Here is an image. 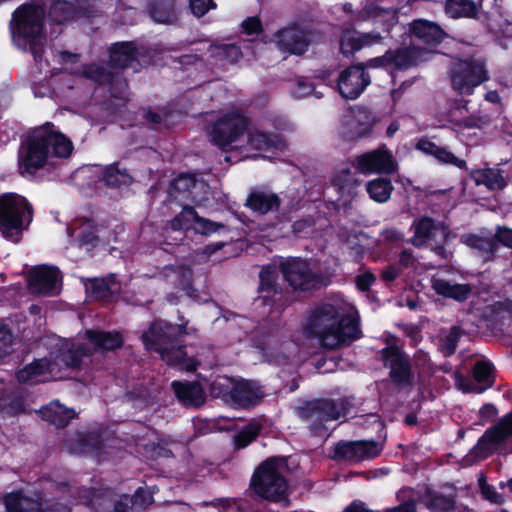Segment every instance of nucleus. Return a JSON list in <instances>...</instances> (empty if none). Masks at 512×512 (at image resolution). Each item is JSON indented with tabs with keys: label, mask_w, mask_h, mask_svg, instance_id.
Returning a JSON list of instances; mask_svg holds the SVG:
<instances>
[{
	"label": "nucleus",
	"mask_w": 512,
	"mask_h": 512,
	"mask_svg": "<svg viewBox=\"0 0 512 512\" xmlns=\"http://www.w3.org/2000/svg\"><path fill=\"white\" fill-rule=\"evenodd\" d=\"M172 271L176 274L177 280L175 281V286L185 292V294L189 297H196L197 290L193 286V278L192 271L190 269H172Z\"/></svg>",
	"instance_id": "864d4df0"
},
{
	"label": "nucleus",
	"mask_w": 512,
	"mask_h": 512,
	"mask_svg": "<svg viewBox=\"0 0 512 512\" xmlns=\"http://www.w3.org/2000/svg\"><path fill=\"white\" fill-rule=\"evenodd\" d=\"M394 186L389 178L377 177L366 183L369 197L377 203H386L391 198Z\"/></svg>",
	"instance_id": "a19ab883"
},
{
	"label": "nucleus",
	"mask_w": 512,
	"mask_h": 512,
	"mask_svg": "<svg viewBox=\"0 0 512 512\" xmlns=\"http://www.w3.org/2000/svg\"><path fill=\"white\" fill-rule=\"evenodd\" d=\"M49 362L45 359H35L16 372L17 380L22 384L32 382L38 376L44 375L48 370Z\"/></svg>",
	"instance_id": "49530a36"
},
{
	"label": "nucleus",
	"mask_w": 512,
	"mask_h": 512,
	"mask_svg": "<svg viewBox=\"0 0 512 512\" xmlns=\"http://www.w3.org/2000/svg\"><path fill=\"white\" fill-rule=\"evenodd\" d=\"M479 486L485 500L498 505L504 502L503 495L498 493L492 485L486 483L484 478L479 480Z\"/></svg>",
	"instance_id": "13d9d810"
},
{
	"label": "nucleus",
	"mask_w": 512,
	"mask_h": 512,
	"mask_svg": "<svg viewBox=\"0 0 512 512\" xmlns=\"http://www.w3.org/2000/svg\"><path fill=\"white\" fill-rule=\"evenodd\" d=\"M258 292L265 306L279 309L286 304L285 292L278 283L277 269L273 265L264 266L259 273Z\"/></svg>",
	"instance_id": "2eb2a0df"
},
{
	"label": "nucleus",
	"mask_w": 512,
	"mask_h": 512,
	"mask_svg": "<svg viewBox=\"0 0 512 512\" xmlns=\"http://www.w3.org/2000/svg\"><path fill=\"white\" fill-rule=\"evenodd\" d=\"M493 365L487 361H477L472 369L473 379L477 383H483L486 387H490L494 382Z\"/></svg>",
	"instance_id": "603ef678"
},
{
	"label": "nucleus",
	"mask_w": 512,
	"mask_h": 512,
	"mask_svg": "<svg viewBox=\"0 0 512 512\" xmlns=\"http://www.w3.org/2000/svg\"><path fill=\"white\" fill-rule=\"evenodd\" d=\"M266 396L264 387L256 380L240 378L235 381L230 407L250 410Z\"/></svg>",
	"instance_id": "a211bd4d"
},
{
	"label": "nucleus",
	"mask_w": 512,
	"mask_h": 512,
	"mask_svg": "<svg viewBox=\"0 0 512 512\" xmlns=\"http://www.w3.org/2000/svg\"><path fill=\"white\" fill-rule=\"evenodd\" d=\"M488 79V70L481 59H460L450 69L451 86L460 95H471L476 87Z\"/></svg>",
	"instance_id": "6e6552de"
},
{
	"label": "nucleus",
	"mask_w": 512,
	"mask_h": 512,
	"mask_svg": "<svg viewBox=\"0 0 512 512\" xmlns=\"http://www.w3.org/2000/svg\"><path fill=\"white\" fill-rule=\"evenodd\" d=\"M60 273L56 266H35L29 273V288L39 294L50 295L56 287Z\"/></svg>",
	"instance_id": "412c9836"
},
{
	"label": "nucleus",
	"mask_w": 512,
	"mask_h": 512,
	"mask_svg": "<svg viewBox=\"0 0 512 512\" xmlns=\"http://www.w3.org/2000/svg\"><path fill=\"white\" fill-rule=\"evenodd\" d=\"M339 312V309L330 303L321 304L311 311L306 330L310 335L317 337L322 346L327 343V336Z\"/></svg>",
	"instance_id": "f3484780"
},
{
	"label": "nucleus",
	"mask_w": 512,
	"mask_h": 512,
	"mask_svg": "<svg viewBox=\"0 0 512 512\" xmlns=\"http://www.w3.org/2000/svg\"><path fill=\"white\" fill-rule=\"evenodd\" d=\"M137 58L138 48L132 41L116 42L109 48V65L112 68L125 69Z\"/></svg>",
	"instance_id": "7c9ffc66"
},
{
	"label": "nucleus",
	"mask_w": 512,
	"mask_h": 512,
	"mask_svg": "<svg viewBox=\"0 0 512 512\" xmlns=\"http://www.w3.org/2000/svg\"><path fill=\"white\" fill-rule=\"evenodd\" d=\"M33 206L28 199L15 192L0 195V232L5 239L18 242L22 232L33 220Z\"/></svg>",
	"instance_id": "39448f33"
},
{
	"label": "nucleus",
	"mask_w": 512,
	"mask_h": 512,
	"mask_svg": "<svg viewBox=\"0 0 512 512\" xmlns=\"http://www.w3.org/2000/svg\"><path fill=\"white\" fill-rule=\"evenodd\" d=\"M336 81L339 94L345 99L354 100L370 85L371 78L362 64H354L341 71Z\"/></svg>",
	"instance_id": "4468645a"
},
{
	"label": "nucleus",
	"mask_w": 512,
	"mask_h": 512,
	"mask_svg": "<svg viewBox=\"0 0 512 512\" xmlns=\"http://www.w3.org/2000/svg\"><path fill=\"white\" fill-rule=\"evenodd\" d=\"M349 409L350 403L345 398H314L305 401L298 408V415L308 423L312 434L322 437L328 431L325 424L346 416Z\"/></svg>",
	"instance_id": "423d86ee"
},
{
	"label": "nucleus",
	"mask_w": 512,
	"mask_h": 512,
	"mask_svg": "<svg viewBox=\"0 0 512 512\" xmlns=\"http://www.w3.org/2000/svg\"><path fill=\"white\" fill-rule=\"evenodd\" d=\"M381 361L389 369V378L398 388L411 387L414 372L410 355L396 343H389L380 350Z\"/></svg>",
	"instance_id": "1a4fd4ad"
},
{
	"label": "nucleus",
	"mask_w": 512,
	"mask_h": 512,
	"mask_svg": "<svg viewBox=\"0 0 512 512\" xmlns=\"http://www.w3.org/2000/svg\"><path fill=\"white\" fill-rule=\"evenodd\" d=\"M191 13L200 18L208 13L211 9L216 8L214 0H189Z\"/></svg>",
	"instance_id": "bf43d9fd"
},
{
	"label": "nucleus",
	"mask_w": 512,
	"mask_h": 512,
	"mask_svg": "<svg viewBox=\"0 0 512 512\" xmlns=\"http://www.w3.org/2000/svg\"><path fill=\"white\" fill-rule=\"evenodd\" d=\"M146 10L155 23L171 24L177 19L175 0H152Z\"/></svg>",
	"instance_id": "72a5a7b5"
},
{
	"label": "nucleus",
	"mask_w": 512,
	"mask_h": 512,
	"mask_svg": "<svg viewBox=\"0 0 512 512\" xmlns=\"http://www.w3.org/2000/svg\"><path fill=\"white\" fill-rule=\"evenodd\" d=\"M33 512H71V509L60 502L48 504L47 502L44 503L42 499H38L37 509L33 510Z\"/></svg>",
	"instance_id": "338daca9"
},
{
	"label": "nucleus",
	"mask_w": 512,
	"mask_h": 512,
	"mask_svg": "<svg viewBox=\"0 0 512 512\" xmlns=\"http://www.w3.org/2000/svg\"><path fill=\"white\" fill-rule=\"evenodd\" d=\"M460 340V332L458 327H452L448 335L443 340L445 354L450 356L455 353L458 342Z\"/></svg>",
	"instance_id": "680f3d73"
},
{
	"label": "nucleus",
	"mask_w": 512,
	"mask_h": 512,
	"mask_svg": "<svg viewBox=\"0 0 512 512\" xmlns=\"http://www.w3.org/2000/svg\"><path fill=\"white\" fill-rule=\"evenodd\" d=\"M381 40L382 36L379 32L344 34L340 39V52L348 58L363 47L377 44Z\"/></svg>",
	"instance_id": "c756f323"
},
{
	"label": "nucleus",
	"mask_w": 512,
	"mask_h": 512,
	"mask_svg": "<svg viewBox=\"0 0 512 512\" xmlns=\"http://www.w3.org/2000/svg\"><path fill=\"white\" fill-rule=\"evenodd\" d=\"M220 230H227V226L223 223L212 221L197 214L193 228L195 234L209 237Z\"/></svg>",
	"instance_id": "3c124183"
},
{
	"label": "nucleus",
	"mask_w": 512,
	"mask_h": 512,
	"mask_svg": "<svg viewBox=\"0 0 512 512\" xmlns=\"http://www.w3.org/2000/svg\"><path fill=\"white\" fill-rule=\"evenodd\" d=\"M235 381L236 380H233L232 378L227 376H218L210 383V395L213 398L221 399L224 403L230 406Z\"/></svg>",
	"instance_id": "a18cd8bd"
},
{
	"label": "nucleus",
	"mask_w": 512,
	"mask_h": 512,
	"mask_svg": "<svg viewBox=\"0 0 512 512\" xmlns=\"http://www.w3.org/2000/svg\"><path fill=\"white\" fill-rule=\"evenodd\" d=\"M374 124L372 113L365 107H358L352 117L341 125V136L346 141H354L371 134Z\"/></svg>",
	"instance_id": "6ab92c4d"
},
{
	"label": "nucleus",
	"mask_w": 512,
	"mask_h": 512,
	"mask_svg": "<svg viewBox=\"0 0 512 512\" xmlns=\"http://www.w3.org/2000/svg\"><path fill=\"white\" fill-rule=\"evenodd\" d=\"M431 288L438 296L458 303L467 301L473 292V286L469 283H456L436 277L431 279Z\"/></svg>",
	"instance_id": "5701e85b"
},
{
	"label": "nucleus",
	"mask_w": 512,
	"mask_h": 512,
	"mask_svg": "<svg viewBox=\"0 0 512 512\" xmlns=\"http://www.w3.org/2000/svg\"><path fill=\"white\" fill-rule=\"evenodd\" d=\"M242 31L246 35H255L263 31V25L258 16L247 17L241 24Z\"/></svg>",
	"instance_id": "0e129e2a"
},
{
	"label": "nucleus",
	"mask_w": 512,
	"mask_h": 512,
	"mask_svg": "<svg viewBox=\"0 0 512 512\" xmlns=\"http://www.w3.org/2000/svg\"><path fill=\"white\" fill-rule=\"evenodd\" d=\"M91 355V350L85 344L78 343L60 347L55 360L58 364L67 368L76 369L81 366L85 357H90Z\"/></svg>",
	"instance_id": "473e14b6"
},
{
	"label": "nucleus",
	"mask_w": 512,
	"mask_h": 512,
	"mask_svg": "<svg viewBox=\"0 0 512 512\" xmlns=\"http://www.w3.org/2000/svg\"><path fill=\"white\" fill-rule=\"evenodd\" d=\"M85 74L89 79L99 85H109L113 83L117 73H113L99 65H90L85 71Z\"/></svg>",
	"instance_id": "5fc2aeb1"
},
{
	"label": "nucleus",
	"mask_w": 512,
	"mask_h": 512,
	"mask_svg": "<svg viewBox=\"0 0 512 512\" xmlns=\"http://www.w3.org/2000/svg\"><path fill=\"white\" fill-rule=\"evenodd\" d=\"M80 446L91 452H100L104 448V442L100 435L89 433L79 439Z\"/></svg>",
	"instance_id": "4d7b16f0"
},
{
	"label": "nucleus",
	"mask_w": 512,
	"mask_h": 512,
	"mask_svg": "<svg viewBox=\"0 0 512 512\" xmlns=\"http://www.w3.org/2000/svg\"><path fill=\"white\" fill-rule=\"evenodd\" d=\"M45 17L44 5L30 0L13 11L9 22L12 44L18 50L30 53L36 64L42 62L46 49Z\"/></svg>",
	"instance_id": "f03ea898"
},
{
	"label": "nucleus",
	"mask_w": 512,
	"mask_h": 512,
	"mask_svg": "<svg viewBox=\"0 0 512 512\" xmlns=\"http://www.w3.org/2000/svg\"><path fill=\"white\" fill-rule=\"evenodd\" d=\"M6 512H33L37 509L38 499L25 496L21 492H13L4 496Z\"/></svg>",
	"instance_id": "79ce46f5"
},
{
	"label": "nucleus",
	"mask_w": 512,
	"mask_h": 512,
	"mask_svg": "<svg viewBox=\"0 0 512 512\" xmlns=\"http://www.w3.org/2000/svg\"><path fill=\"white\" fill-rule=\"evenodd\" d=\"M261 425L258 423H250L245 426L234 438L236 449H243L257 439L261 432Z\"/></svg>",
	"instance_id": "8fccbe9b"
},
{
	"label": "nucleus",
	"mask_w": 512,
	"mask_h": 512,
	"mask_svg": "<svg viewBox=\"0 0 512 512\" xmlns=\"http://www.w3.org/2000/svg\"><path fill=\"white\" fill-rule=\"evenodd\" d=\"M3 410L11 416H17L25 412V401L22 396H13L3 407Z\"/></svg>",
	"instance_id": "e2e57ef3"
},
{
	"label": "nucleus",
	"mask_w": 512,
	"mask_h": 512,
	"mask_svg": "<svg viewBox=\"0 0 512 512\" xmlns=\"http://www.w3.org/2000/svg\"><path fill=\"white\" fill-rule=\"evenodd\" d=\"M282 204V199L278 194L265 192L262 190H253L248 194L245 207L258 215L277 212Z\"/></svg>",
	"instance_id": "393cba45"
},
{
	"label": "nucleus",
	"mask_w": 512,
	"mask_h": 512,
	"mask_svg": "<svg viewBox=\"0 0 512 512\" xmlns=\"http://www.w3.org/2000/svg\"><path fill=\"white\" fill-rule=\"evenodd\" d=\"M375 281L376 276L370 271L361 273L355 278L356 287L361 292L369 291Z\"/></svg>",
	"instance_id": "69168bd1"
},
{
	"label": "nucleus",
	"mask_w": 512,
	"mask_h": 512,
	"mask_svg": "<svg viewBox=\"0 0 512 512\" xmlns=\"http://www.w3.org/2000/svg\"><path fill=\"white\" fill-rule=\"evenodd\" d=\"M275 40L281 50L295 55L304 54L310 45L307 33L296 26L278 30L275 33Z\"/></svg>",
	"instance_id": "aec40b11"
},
{
	"label": "nucleus",
	"mask_w": 512,
	"mask_h": 512,
	"mask_svg": "<svg viewBox=\"0 0 512 512\" xmlns=\"http://www.w3.org/2000/svg\"><path fill=\"white\" fill-rule=\"evenodd\" d=\"M179 205L182 209L169 221V226L173 231L187 233L188 231L193 230L198 213L195 208L190 206L188 203H182Z\"/></svg>",
	"instance_id": "c03bdc74"
},
{
	"label": "nucleus",
	"mask_w": 512,
	"mask_h": 512,
	"mask_svg": "<svg viewBox=\"0 0 512 512\" xmlns=\"http://www.w3.org/2000/svg\"><path fill=\"white\" fill-rule=\"evenodd\" d=\"M78 241L82 246H96L99 241L97 227L93 224L88 223L83 227L78 234Z\"/></svg>",
	"instance_id": "6e6d98bb"
},
{
	"label": "nucleus",
	"mask_w": 512,
	"mask_h": 512,
	"mask_svg": "<svg viewBox=\"0 0 512 512\" xmlns=\"http://www.w3.org/2000/svg\"><path fill=\"white\" fill-rule=\"evenodd\" d=\"M362 337L359 318L350 313H340L336 317L332 329L327 336V343L323 346L335 349L340 346H349Z\"/></svg>",
	"instance_id": "f8f14e48"
},
{
	"label": "nucleus",
	"mask_w": 512,
	"mask_h": 512,
	"mask_svg": "<svg viewBox=\"0 0 512 512\" xmlns=\"http://www.w3.org/2000/svg\"><path fill=\"white\" fill-rule=\"evenodd\" d=\"M512 436V410L504 415L497 424L489 427L478 439L472 452L480 459L491 455L496 446L505 443Z\"/></svg>",
	"instance_id": "ddd939ff"
},
{
	"label": "nucleus",
	"mask_w": 512,
	"mask_h": 512,
	"mask_svg": "<svg viewBox=\"0 0 512 512\" xmlns=\"http://www.w3.org/2000/svg\"><path fill=\"white\" fill-rule=\"evenodd\" d=\"M495 237L497 238L498 245L512 249V228L506 226H499L496 230Z\"/></svg>",
	"instance_id": "774afa93"
},
{
	"label": "nucleus",
	"mask_w": 512,
	"mask_h": 512,
	"mask_svg": "<svg viewBox=\"0 0 512 512\" xmlns=\"http://www.w3.org/2000/svg\"><path fill=\"white\" fill-rule=\"evenodd\" d=\"M354 166L363 174H391L396 170L393 155L385 146L357 156Z\"/></svg>",
	"instance_id": "dca6fc26"
},
{
	"label": "nucleus",
	"mask_w": 512,
	"mask_h": 512,
	"mask_svg": "<svg viewBox=\"0 0 512 512\" xmlns=\"http://www.w3.org/2000/svg\"><path fill=\"white\" fill-rule=\"evenodd\" d=\"M412 228L414 229V237L422 242L435 240L438 232L442 235V241L446 242L450 234L448 225L444 222H436L429 216L414 219Z\"/></svg>",
	"instance_id": "bb28decb"
},
{
	"label": "nucleus",
	"mask_w": 512,
	"mask_h": 512,
	"mask_svg": "<svg viewBox=\"0 0 512 512\" xmlns=\"http://www.w3.org/2000/svg\"><path fill=\"white\" fill-rule=\"evenodd\" d=\"M51 23L64 24L79 16L78 7L67 0H53L48 12H46Z\"/></svg>",
	"instance_id": "c9c22d12"
},
{
	"label": "nucleus",
	"mask_w": 512,
	"mask_h": 512,
	"mask_svg": "<svg viewBox=\"0 0 512 512\" xmlns=\"http://www.w3.org/2000/svg\"><path fill=\"white\" fill-rule=\"evenodd\" d=\"M278 267L283 280L294 292L311 293L326 286L323 274L314 271L307 259L288 256L279 262Z\"/></svg>",
	"instance_id": "0eeeda50"
},
{
	"label": "nucleus",
	"mask_w": 512,
	"mask_h": 512,
	"mask_svg": "<svg viewBox=\"0 0 512 512\" xmlns=\"http://www.w3.org/2000/svg\"><path fill=\"white\" fill-rule=\"evenodd\" d=\"M480 4L475 0H446L445 11L454 19L476 18L479 13Z\"/></svg>",
	"instance_id": "ea45409f"
},
{
	"label": "nucleus",
	"mask_w": 512,
	"mask_h": 512,
	"mask_svg": "<svg viewBox=\"0 0 512 512\" xmlns=\"http://www.w3.org/2000/svg\"><path fill=\"white\" fill-rule=\"evenodd\" d=\"M476 182L485 185L489 190H502L507 185L501 170L493 168L478 170Z\"/></svg>",
	"instance_id": "de8ad7c7"
},
{
	"label": "nucleus",
	"mask_w": 512,
	"mask_h": 512,
	"mask_svg": "<svg viewBox=\"0 0 512 512\" xmlns=\"http://www.w3.org/2000/svg\"><path fill=\"white\" fill-rule=\"evenodd\" d=\"M108 87L111 97L115 99H123L128 89V83L125 78L117 73L113 83L109 84Z\"/></svg>",
	"instance_id": "052dcab7"
},
{
	"label": "nucleus",
	"mask_w": 512,
	"mask_h": 512,
	"mask_svg": "<svg viewBox=\"0 0 512 512\" xmlns=\"http://www.w3.org/2000/svg\"><path fill=\"white\" fill-rule=\"evenodd\" d=\"M464 243L472 249L481 252L485 261L493 260L499 250V245L495 236L482 237L476 234H469L466 236Z\"/></svg>",
	"instance_id": "4c0bfd02"
},
{
	"label": "nucleus",
	"mask_w": 512,
	"mask_h": 512,
	"mask_svg": "<svg viewBox=\"0 0 512 512\" xmlns=\"http://www.w3.org/2000/svg\"><path fill=\"white\" fill-rule=\"evenodd\" d=\"M196 182V177L193 174H179L169 184L166 202L182 204L193 200L192 190L195 188Z\"/></svg>",
	"instance_id": "b1692460"
},
{
	"label": "nucleus",
	"mask_w": 512,
	"mask_h": 512,
	"mask_svg": "<svg viewBox=\"0 0 512 512\" xmlns=\"http://www.w3.org/2000/svg\"><path fill=\"white\" fill-rule=\"evenodd\" d=\"M247 144L253 150L270 151L280 147L281 137L275 133L251 132L248 134Z\"/></svg>",
	"instance_id": "37998d69"
},
{
	"label": "nucleus",
	"mask_w": 512,
	"mask_h": 512,
	"mask_svg": "<svg viewBox=\"0 0 512 512\" xmlns=\"http://www.w3.org/2000/svg\"><path fill=\"white\" fill-rule=\"evenodd\" d=\"M187 322L172 324L166 320L155 319L141 338L146 349L160 355L167 365L181 370L194 371L197 364L189 357L183 336L188 334Z\"/></svg>",
	"instance_id": "7ed1b4c3"
},
{
	"label": "nucleus",
	"mask_w": 512,
	"mask_h": 512,
	"mask_svg": "<svg viewBox=\"0 0 512 512\" xmlns=\"http://www.w3.org/2000/svg\"><path fill=\"white\" fill-rule=\"evenodd\" d=\"M383 450L382 445L371 440H340L333 447L332 459L341 462L359 463L363 460L375 459Z\"/></svg>",
	"instance_id": "9b49d317"
},
{
	"label": "nucleus",
	"mask_w": 512,
	"mask_h": 512,
	"mask_svg": "<svg viewBox=\"0 0 512 512\" xmlns=\"http://www.w3.org/2000/svg\"><path fill=\"white\" fill-rule=\"evenodd\" d=\"M85 335L95 351H115L124 345V337L119 331L88 329Z\"/></svg>",
	"instance_id": "cd10ccee"
},
{
	"label": "nucleus",
	"mask_w": 512,
	"mask_h": 512,
	"mask_svg": "<svg viewBox=\"0 0 512 512\" xmlns=\"http://www.w3.org/2000/svg\"><path fill=\"white\" fill-rule=\"evenodd\" d=\"M102 180L107 187L120 188L129 186L133 178L126 168H121L119 162L107 165L102 172Z\"/></svg>",
	"instance_id": "58836bf2"
},
{
	"label": "nucleus",
	"mask_w": 512,
	"mask_h": 512,
	"mask_svg": "<svg viewBox=\"0 0 512 512\" xmlns=\"http://www.w3.org/2000/svg\"><path fill=\"white\" fill-rule=\"evenodd\" d=\"M250 124V120L239 111H232L219 117L209 131L211 142L219 148H226L238 140Z\"/></svg>",
	"instance_id": "9d476101"
},
{
	"label": "nucleus",
	"mask_w": 512,
	"mask_h": 512,
	"mask_svg": "<svg viewBox=\"0 0 512 512\" xmlns=\"http://www.w3.org/2000/svg\"><path fill=\"white\" fill-rule=\"evenodd\" d=\"M415 147L425 155L434 157L440 163L450 164L459 169L467 168V163L464 159L456 157L446 147L437 145L427 137L419 139Z\"/></svg>",
	"instance_id": "c85d7f7f"
},
{
	"label": "nucleus",
	"mask_w": 512,
	"mask_h": 512,
	"mask_svg": "<svg viewBox=\"0 0 512 512\" xmlns=\"http://www.w3.org/2000/svg\"><path fill=\"white\" fill-rule=\"evenodd\" d=\"M85 286L90 296L95 300H109L114 295L109 281L105 278L89 279Z\"/></svg>",
	"instance_id": "09e8293b"
},
{
	"label": "nucleus",
	"mask_w": 512,
	"mask_h": 512,
	"mask_svg": "<svg viewBox=\"0 0 512 512\" xmlns=\"http://www.w3.org/2000/svg\"><path fill=\"white\" fill-rule=\"evenodd\" d=\"M287 466L284 456H271L262 461L251 476L249 489L256 497L272 503H280L288 498V481L281 473Z\"/></svg>",
	"instance_id": "20e7f679"
},
{
	"label": "nucleus",
	"mask_w": 512,
	"mask_h": 512,
	"mask_svg": "<svg viewBox=\"0 0 512 512\" xmlns=\"http://www.w3.org/2000/svg\"><path fill=\"white\" fill-rule=\"evenodd\" d=\"M422 503L431 512H454L456 500L453 495H444L427 488L422 497Z\"/></svg>",
	"instance_id": "f704fd0d"
},
{
	"label": "nucleus",
	"mask_w": 512,
	"mask_h": 512,
	"mask_svg": "<svg viewBox=\"0 0 512 512\" xmlns=\"http://www.w3.org/2000/svg\"><path fill=\"white\" fill-rule=\"evenodd\" d=\"M386 54L390 68L405 70L416 64L418 49L416 47L388 49Z\"/></svg>",
	"instance_id": "e433bc0d"
},
{
	"label": "nucleus",
	"mask_w": 512,
	"mask_h": 512,
	"mask_svg": "<svg viewBox=\"0 0 512 512\" xmlns=\"http://www.w3.org/2000/svg\"><path fill=\"white\" fill-rule=\"evenodd\" d=\"M413 36L430 48L438 46L447 37V33L436 23L418 19L411 26Z\"/></svg>",
	"instance_id": "a878e982"
},
{
	"label": "nucleus",
	"mask_w": 512,
	"mask_h": 512,
	"mask_svg": "<svg viewBox=\"0 0 512 512\" xmlns=\"http://www.w3.org/2000/svg\"><path fill=\"white\" fill-rule=\"evenodd\" d=\"M74 145L52 122L36 128L22 143L18 153V169L23 177L33 178L48 164L49 158L67 159Z\"/></svg>",
	"instance_id": "f257e3e1"
},
{
	"label": "nucleus",
	"mask_w": 512,
	"mask_h": 512,
	"mask_svg": "<svg viewBox=\"0 0 512 512\" xmlns=\"http://www.w3.org/2000/svg\"><path fill=\"white\" fill-rule=\"evenodd\" d=\"M42 420L54 425L56 428L63 429L69 425L72 419L76 417L73 409L67 408L59 401H52L40 409Z\"/></svg>",
	"instance_id": "2f4dec72"
},
{
	"label": "nucleus",
	"mask_w": 512,
	"mask_h": 512,
	"mask_svg": "<svg viewBox=\"0 0 512 512\" xmlns=\"http://www.w3.org/2000/svg\"><path fill=\"white\" fill-rule=\"evenodd\" d=\"M171 387L177 400L187 408H200L206 402L205 390L197 381L175 380Z\"/></svg>",
	"instance_id": "4be33fe9"
}]
</instances>
